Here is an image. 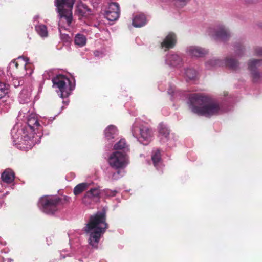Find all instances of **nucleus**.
Here are the masks:
<instances>
[{
    "instance_id": "dca6fc26",
    "label": "nucleus",
    "mask_w": 262,
    "mask_h": 262,
    "mask_svg": "<svg viewBox=\"0 0 262 262\" xmlns=\"http://www.w3.org/2000/svg\"><path fill=\"white\" fill-rule=\"evenodd\" d=\"M177 40L176 35L174 33L170 32L161 42V47L166 49L173 48L177 43Z\"/></svg>"
},
{
    "instance_id": "e433bc0d",
    "label": "nucleus",
    "mask_w": 262,
    "mask_h": 262,
    "mask_svg": "<svg viewBox=\"0 0 262 262\" xmlns=\"http://www.w3.org/2000/svg\"><path fill=\"white\" fill-rule=\"evenodd\" d=\"M168 94L171 95L172 96L174 97L177 95V94L179 93V92L176 90L174 86H170L168 90Z\"/></svg>"
},
{
    "instance_id": "f03ea898",
    "label": "nucleus",
    "mask_w": 262,
    "mask_h": 262,
    "mask_svg": "<svg viewBox=\"0 0 262 262\" xmlns=\"http://www.w3.org/2000/svg\"><path fill=\"white\" fill-rule=\"evenodd\" d=\"M188 105L192 112L207 117L221 114L224 112L222 105L216 100L196 94L190 96Z\"/></svg>"
},
{
    "instance_id": "f257e3e1",
    "label": "nucleus",
    "mask_w": 262,
    "mask_h": 262,
    "mask_svg": "<svg viewBox=\"0 0 262 262\" xmlns=\"http://www.w3.org/2000/svg\"><path fill=\"white\" fill-rule=\"evenodd\" d=\"M27 126L19 129L18 124L15 125L11 130V136L13 142L18 148L27 150L31 149L36 143L34 140L36 130H41L36 114H31L27 117Z\"/></svg>"
},
{
    "instance_id": "f8f14e48",
    "label": "nucleus",
    "mask_w": 262,
    "mask_h": 262,
    "mask_svg": "<svg viewBox=\"0 0 262 262\" xmlns=\"http://www.w3.org/2000/svg\"><path fill=\"white\" fill-rule=\"evenodd\" d=\"M248 69L254 82H259L262 80V73L257 70V68L262 65V60L252 59L248 62Z\"/></svg>"
},
{
    "instance_id": "2f4dec72",
    "label": "nucleus",
    "mask_w": 262,
    "mask_h": 262,
    "mask_svg": "<svg viewBox=\"0 0 262 262\" xmlns=\"http://www.w3.org/2000/svg\"><path fill=\"white\" fill-rule=\"evenodd\" d=\"M187 3V0H174L173 4L178 8H182L185 6Z\"/></svg>"
},
{
    "instance_id": "ddd939ff",
    "label": "nucleus",
    "mask_w": 262,
    "mask_h": 262,
    "mask_svg": "<svg viewBox=\"0 0 262 262\" xmlns=\"http://www.w3.org/2000/svg\"><path fill=\"white\" fill-rule=\"evenodd\" d=\"M187 54L193 58L203 57L208 53V50L197 46H190L186 48Z\"/></svg>"
},
{
    "instance_id": "72a5a7b5",
    "label": "nucleus",
    "mask_w": 262,
    "mask_h": 262,
    "mask_svg": "<svg viewBox=\"0 0 262 262\" xmlns=\"http://www.w3.org/2000/svg\"><path fill=\"white\" fill-rule=\"evenodd\" d=\"M245 48L243 45H236L235 46V50L236 54L238 56H242L244 53Z\"/></svg>"
},
{
    "instance_id": "0eeeda50",
    "label": "nucleus",
    "mask_w": 262,
    "mask_h": 262,
    "mask_svg": "<svg viewBox=\"0 0 262 262\" xmlns=\"http://www.w3.org/2000/svg\"><path fill=\"white\" fill-rule=\"evenodd\" d=\"M108 162L112 168L116 170H120L127 166L129 161L126 153L115 151L110 154Z\"/></svg>"
},
{
    "instance_id": "1a4fd4ad",
    "label": "nucleus",
    "mask_w": 262,
    "mask_h": 262,
    "mask_svg": "<svg viewBox=\"0 0 262 262\" xmlns=\"http://www.w3.org/2000/svg\"><path fill=\"white\" fill-rule=\"evenodd\" d=\"M224 65L232 69L235 70L238 67V62L232 57H227L225 61L214 57L208 60L205 63V66L207 69H211L218 66Z\"/></svg>"
},
{
    "instance_id": "b1692460",
    "label": "nucleus",
    "mask_w": 262,
    "mask_h": 262,
    "mask_svg": "<svg viewBox=\"0 0 262 262\" xmlns=\"http://www.w3.org/2000/svg\"><path fill=\"white\" fill-rule=\"evenodd\" d=\"M2 179L7 183H11L14 180V173L11 169H7L2 173Z\"/></svg>"
},
{
    "instance_id": "c9c22d12",
    "label": "nucleus",
    "mask_w": 262,
    "mask_h": 262,
    "mask_svg": "<svg viewBox=\"0 0 262 262\" xmlns=\"http://www.w3.org/2000/svg\"><path fill=\"white\" fill-rule=\"evenodd\" d=\"M122 172L118 170L117 172H114L112 176V180H118L120 178L123 176V174H122Z\"/></svg>"
},
{
    "instance_id": "20e7f679",
    "label": "nucleus",
    "mask_w": 262,
    "mask_h": 262,
    "mask_svg": "<svg viewBox=\"0 0 262 262\" xmlns=\"http://www.w3.org/2000/svg\"><path fill=\"white\" fill-rule=\"evenodd\" d=\"M133 136L144 145H147L151 140L152 133L145 122L136 120L132 128Z\"/></svg>"
},
{
    "instance_id": "9b49d317",
    "label": "nucleus",
    "mask_w": 262,
    "mask_h": 262,
    "mask_svg": "<svg viewBox=\"0 0 262 262\" xmlns=\"http://www.w3.org/2000/svg\"><path fill=\"white\" fill-rule=\"evenodd\" d=\"M72 9H66L61 11H56L59 16V31L61 34V29H67L68 27L71 26L73 21Z\"/></svg>"
},
{
    "instance_id": "aec40b11",
    "label": "nucleus",
    "mask_w": 262,
    "mask_h": 262,
    "mask_svg": "<svg viewBox=\"0 0 262 262\" xmlns=\"http://www.w3.org/2000/svg\"><path fill=\"white\" fill-rule=\"evenodd\" d=\"M147 23V19L144 14H139L136 15L133 19V25L135 27H141Z\"/></svg>"
},
{
    "instance_id": "39448f33",
    "label": "nucleus",
    "mask_w": 262,
    "mask_h": 262,
    "mask_svg": "<svg viewBox=\"0 0 262 262\" xmlns=\"http://www.w3.org/2000/svg\"><path fill=\"white\" fill-rule=\"evenodd\" d=\"M53 86L57 88L60 93L59 95L62 98L68 97L74 88L73 85L67 77L62 74H59L53 78Z\"/></svg>"
},
{
    "instance_id": "a211bd4d",
    "label": "nucleus",
    "mask_w": 262,
    "mask_h": 262,
    "mask_svg": "<svg viewBox=\"0 0 262 262\" xmlns=\"http://www.w3.org/2000/svg\"><path fill=\"white\" fill-rule=\"evenodd\" d=\"M100 190L97 188L91 189L84 195L82 201L85 204H89L93 201L96 198L98 197L100 194Z\"/></svg>"
},
{
    "instance_id": "bb28decb",
    "label": "nucleus",
    "mask_w": 262,
    "mask_h": 262,
    "mask_svg": "<svg viewBox=\"0 0 262 262\" xmlns=\"http://www.w3.org/2000/svg\"><path fill=\"white\" fill-rule=\"evenodd\" d=\"M114 149L116 151L122 150V152L125 153L126 151H128V146L127 145L125 140L124 139H121L116 143L114 146Z\"/></svg>"
},
{
    "instance_id": "37998d69",
    "label": "nucleus",
    "mask_w": 262,
    "mask_h": 262,
    "mask_svg": "<svg viewBox=\"0 0 262 262\" xmlns=\"http://www.w3.org/2000/svg\"><path fill=\"white\" fill-rule=\"evenodd\" d=\"M96 53H97V52H95V54L96 55H97Z\"/></svg>"
},
{
    "instance_id": "c85d7f7f",
    "label": "nucleus",
    "mask_w": 262,
    "mask_h": 262,
    "mask_svg": "<svg viewBox=\"0 0 262 262\" xmlns=\"http://www.w3.org/2000/svg\"><path fill=\"white\" fill-rule=\"evenodd\" d=\"M74 42L76 45L81 47L86 45V38L82 34H77L75 37Z\"/></svg>"
},
{
    "instance_id": "393cba45",
    "label": "nucleus",
    "mask_w": 262,
    "mask_h": 262,
    "mask_svg": "<svg viewBox=\"0 0 262 262\" xmlns=\"http://www.w3.org/2000/svg\"><path fill=\"white\" fill-rule=\"evenodd\" d=\"M76 11L80 15L86 17L91 14V10L88 8L86 5L82 3L78 4Z\"/></svg>"
},
{
    "instance_id": "58836bf2",
    "label": "nucleus",
    "mask_w": 262,
    "mask_h": 262,
    "mask_svg": "<svg viewBox=\"0 0 262 262\" xmlns=\"http://www.w3.org/2000/svg\"><path fill=\"white\" fill-rule=\"evenodd\" d=\"M26 112V110H24V109L21 110V111L19 113L18 117H20L22 114H25Z\"/></svg>"
},
{
    "instance_id": "ea45409f",
    "label": "nucleus",
    "mask_w": 262,
    "mask_h": 262,
    "mask_svg": "<svg viewBox=\"0 0 262 262\" xmlns=\"http://www.w3.org/2000/svg\"><path fill=\"white\" fill-rule=\"evenodd\" d=\"M38 18L39 16L38 15L34 16L33 18L34 22L35 23L36 21H37Z\"/></svg>"
},
{
    "instance_id": "4c0bfd02",
    "label": "nucleus",
    "mask_w": 262,
    "mask_h": 262,
    "mask_svg": "<svg viewBox=\"0 0 262 262\" xmlns=\"http://www.w3.org/2000/svg\"><path fill=\"white\" fill-rule=\"evenodd\" d=\"M255 54L258 56H262V48L256 47L254 50Z\"/></svg>"
},
{
    "instance_id": "6ab92c4d",
    "label": "nucleus",
    "mask_w": 262,
    "mask_h": 262,
    "mask_svg": "<svg viewBox=\"0 0 262 262\" xmlns=\"http://www.w3.org/2000/svg\"><path fill=\"white\" fill-rule=\"evenodd\" d=\"M32 89L31 88L23 89L19 96V101L20 103H27L31 98Z\"/></svg>"
},
{
    "instance_id": "cd10ccee",
    "label": "nucleus",
    "mask_w": 262,
    "mask_h": 262,
    "mask_svg": "<svg viewBox=\"0 0 262 262\" xmlns=\"http://www.w3.org/2000/svg\"><path fill=\"white\" fill-rule=\"evenodd\" d=\"M185 75L189 80H195L197 77L198 72L193 68H189L185 69Z\"/></svg>"
},
{
    "instance_id": "f3484780",
    "label": "nucleus",
    "mask_w": 262,
    "mask_h": 262,
    "mask_svg": "<svg viewBox=\"0 0 262 262\" xmlns=\"http://www.w3.org/2000/svg\"><path fill=\"white\" fill-rule=\"evenodd\" d=\"M75 0H55L54 4L56 11L72 9Z\"/></svg>"
},
{
    "instance_id": "2eb2a0df",
    "label": "nucleus",
    "mask_w": 262,
    "mask_h": 262,
    "mask_svg": "<svg viewBox=\"0 0 262 262\" xmlns=\"http://www.w3.org/2000/svg\"><path fill=\"white\" fill-rule=\"evenodd\" d=\"M105 17L110 21L117 20L120 15L119 4L117 3L110 4L107 10L105 11Z\"/></svg>"
},
{
    "instance_id": "79ce46f5",
    "label": "nucleus",
    "mask_w": 262,
    "mask_h": 262,
    "mask_svg": "<svg viewBox=\"0 0 262 262\" xmlns=\"http://www.w3.org/2000/svg\"><path fill=\"white\" fill-rule=\"evenodd\" d=\"M12 261V259H8V262H11V261Z\"/></svg>"
},
{
    "instance_id": "4468645a",
    "label": "nucleus",
    "mask_w": 262,
    "mask_h": 262,
    "mask_svg": "<svg viewBox=\"0 0 262 262\" xmlns=\"http://www.w3.org/2000/svg\"><path fill=\"white\" fill-rule=\"evenodd\" d=\"M165 62L170 67H177L182 64V57L178 53L170 52L165 56Z\"/></svg>"
},
{
    "instance_id": "9d476101",
    "label": "nucleus",
    "mask_w": 262,
    "mask_h": 262,
    "mask_svg": "<svg viewBox=\"0 0 262 262\" xmlns=\"http://www.w3.org/2000/svg\"><path fill=\"white\" fill-rule=\"evenodd\" d=\"M209 35L215 39L227 40L231 36V33L224 25L219 24L214 27H210L207 30Z\"/></svg>"
},
{
    "instance_id": "7c9ffc66",
    "label": "nucleus",
    "mask_w": 262,
    "mask_h": 262,
    "mask_svg": "<svg viewBox=\"0 0 262 262\" xmlns=\"http://www.w3.org/2000/svg\"><path fill=\"white\" fill-rule=\"evenodd\" d=\"M8 92V88L5 83L0 82V99L4 98Z\"/></svg>"
},
{
    "instance_id": "5701e85b",
    "label": "nucleus",
    "mask_w": 262,
    "mask_h": 262,
    "mask_svg": "<svg viewBox=\"0 0 262 262\" xmlns=\"http://www.w3.org/2000/svg\"><path fill=\"white\" fill-rule=\"evenodd\" d=\"M159 136L163 142L169 141L168 144L171 145V141L169 138V130L167 127L164 125H161L159 127Z\"/></svg>"
},
{
    "instance_id": "473e14b6",
    "label": "nucleus",
    "mask_w": 262,
    "mask_h": 262,
    "mask_svg": "<svg viewBox=\"0 0 262 262\" xmlns=\"http://www.w3.org/2000/svg\"><path fill=\"white\" fill-rule=\"evenodd\" d=\"M117 193V191L116 190H111L108 189H106L103 190V194L105 196L107 197H112L114 196Z\"/></svg>"
},
{
    "instance_id": "f704fd0d",
    "label": "nucleus",
    "mask_w": 262,
    "mask_h": 262,
    "mask_svg": "<svg viewBox=\"0 0 262 262\" xmlns=\"http://www.w3.org/2000/svg\"><path fill=\"white\" fill-rule=\"evenodd\" d=\"M11 84L15 87L17 88L23 84V81L18 78H13Z\"/></svg>"
},
{
    "instance_id": "a19ab883",
    "label": "nucleus",
    "mask_w": 262,
    "mask_h": 262,
    "mask_svg": "<svg viewBox=\"0 0 262 262\" xmlns=\"http://www.w3.org/2000/svg\"><path fill=\"white\" fill-rule=\"evenodd\" d=\"M63 103H66V104H67H67H68V102H67V101H64V100H63Z\"/></svg>"
},
{
    "instance_id": "412c9836",
    "label": "nucleus",
    "mask_w": 262,
    "mask_h": 262,
    "mask_svg": "<svg viewBox=\"0 0 262 262\" xmlns=\"http://www.w3.org/2000/svg\"><path fill=\"white\" fill-rule=\"evenodd\" d=\"M35 31L38 35L42 38H45L48 37L49 33L47 29V27L43 24H34Z\"/></svg>"
},
{
    "instance_id": "7ed1b4c3",
    "label": "nucleus",
    "mask_w": 262,
    "mask_h": 262,
    "mask_svg": "<svg viewBox=\"0 0 262 262\" xmlns=\"http://www.w3.org/2000/svg\"><path fill=\"white\" fill-rule=\"evenodd\" d=\"M107 228L104 211L98 212L91 216L90 221L84 228L85 232L89 234V244L94 248H97L101 237Z\"/></svg>"
},
{
    "instance_id": "a878e982",
    "label": "nucleus",
    "mask_w": 262,
    "mask_h": 262,
    "mask_svg": "<svg viewBox=\"0 0 262 262\" xmlns=\"http://www.w3.org/2000/svg\"><path fill=\"white\" fill-rule=\"evenodd\" d=\"M105 136L107 140L113 139L117 134V129L114 125H110L105 130Z\"/></svg>"
},
{
    "instance_id": "423d86ee",
    "label": "nucleus",
    "mask_w": 262,
    "mask_h": 262,
    "mask_svg": "<svg viewBox=\"0 0 262 262\" xmlns=\"http://www.w3.org/2000/svg\"><path fill=\"white\" fill-rule=\"evenodd\" d=\"M28 61L29 59L27 57H19L10 63L9 70L15 72L18 70V73L20 76H30L33 73V69Z\"/></svg>"
},
{
    "instance_id": "c756f323",
    "label": "nucleus",
    "mask_w": 262,
    "mask_h": 262,
    "mask_svg": "<svg viewBox=\"0 0 262 262\" xmlns=\"http://www.w3.org/2000/svg\"><path fill=\"white\" fill-rule=\"evenodd\" d=\"M89 184L86 183H82L76 185L73 190L74 194L75 195H77L81 193H82L83 191L86 190L88 187Z\"/></svg>"
},
{
    "instance_id": "4be33fe9",
    "label": "nucleus",
    "mask_w": 262,
    "mask_h": 262,
    "mask_svg": "<svg viewBox=\"0 0 262 262\" xmlns=\"http://www.w3.org/2000/svg\"><path fill=\"white\" fill-rule=\"evenodd\" d=\"M151 159L154 166L157 169L160 170L162 167V164L161 159V152L159 150L157 149L153 151Z\"/></svg>"
},
{
    "instance_id": "6e6552de",
    "label": "nucleus",
    "mask_w": 262,
    "mask_h": 262,
    "mask_svg": "<svg viewBox=\"0 0 262 262\" xmlns=\"http://www.w3.org/2000/svg\"><path fill=\"white\" fill-rule=\"evenodd\" d=\"M59 199L51 196L41 197L38 202V206L40 209L47 214H53L57 210V204Z\"/></svg>"
}]
</instances>
